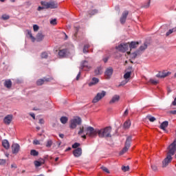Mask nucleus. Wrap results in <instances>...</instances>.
Returning <instances> with one entry per match:
<instances>
[{
	"instance_id": "f257e3e1",
	"label": "nucleus",
	"mask_w": 176,
	"mask_h": 176,
	"mask_svg": "<svg viewBox=\"0 0 176 176\" xmlns=\"http://www.w3.org/2000/svg\"><path fill=\"white\" fill-rule=\"evenodd\" d=\"M98 133V129H95L92 126H82L80 128L78 131V135H81L82 138L86 140V135L91 138H96Z\"/></svg>"
},
{
	"instance_id": "f03ea898",
	"label": "nucleus",
	"mask_w": 176,
	"mask_h": 176,
	"mask_svg": "<svg viewBox=\"0 0 176 176\" xmlns=\"http://www.w3.org/2000/svg\"><path fill=\"white\" fill-rule=\"evenodd\" d=\"M176 151V139L174 140L173 142L168 148V155L166 157L162 162L163 168L168 166L169 163H171L173 157L175 154Z\"/></svg>"
},
{
	"instance_id": "7ed1b4c3",
	"label": "nucleus",
	"mask_w": 176,
	"mask_h": 176,
	"mask_svg": "<svg viewBox=\"0 0 176 176\" xmlns=\"http://www.w3.org/2000/svg\"><path fill=\"white\" fill-rule=\"evenodd\" d=\"M111 131H112L111 126H107L101 129H98V135L100 138H108L111 137Z\"/></svg>"
},
{
	"instance_id": "20e7f679",
	"label": "nucleus",
	"mask_w": 176,
	"mask_h": 176,
	"mask_svg": "<svg viewBox=\"0 0 176 176\" xmlns=\"http://www.w3.org/2000/svg\"><path fill=\"white\" fill-rule=\"evenodd\" d=\"M41 3L42 6H45L44 8H46V9H57V8H58V3L56 1H41Z\"/></svg>"
},
{
	"instance_id": "39448f33",
	"label": "nucleus",
	"mask_w": 176,
	"mask_h": 176,
	"mask_svg": "<svg viewBox=\"0 0 176 176\" xmlns=\"http://www.w3.org/2000/svg\"><path fill=\"white\" fill-rule=\"evenodd\" d=\"M133 137L131 136H128L126 142H125V146L124 147L122 148V150L120 152V155H123L124 153H126V152L127 151H129V148H130L131 145V140H132Z\"/></svg>"
},
{
	"instance_id": "423d86ee",
	"label": "nucleus",
	"mask_w": 176,
	"mask_h": 176,
	"mask_svg": "<svg viewBox=\"0 0 176 176\" xmlns=\"http://www.w3.org/2000/svg\"><path fill=\"white\" fill-rule=\"evenodd\" d=\"M82 123V119L79 117H75L70 120V129H76V126Z\"/></svg>"
},
{
	"instance_id": "0eeeda50",
	"label": "nucleus",
	"mask_w": 176,
	"mask_h": 176,
	"mask_svg": "<svg viewBox=\"0 0 176 176\" xmlns=\"http://www.w3.org/2000/svg\"><path fill=\"white\" fill-rule=\"evenodd\" d=\"M104 96H107V92L105 91H102L101 92H99L96 94V96L93 99L92 102H94V104H96V102H98L100 100L104 98Z\"/></svg>"
},
{
	"instance_id": "6e6552de",
	"label": "nucleus",
	"mask_w": 176,
	"mask_h": 176,
	"mask_svg": "<svg viewBox=\"0 0 176 176\" xmlns=\"http://www.w3.org/2000/svg\"><path fill=\"white\" fill-rule=\"evenodd\" d=\"M82 69L83 71H90V69H91V66L90 65V64H89V62H87V60H83L81 62L80 71Z\"/></svg>"
},
{
	"instance_id": "1a4fd4ad",
	"label": "nucleus",
	"mask_w": 176,
	"mask_h": 176,
	"mask_svg": "<svg viewBox=\"0 0 176 176\" xmlns=\"http://www.w3.org/2000/svg\"><path fill=\"white\" fill-rule=\"evenodd\" d=\"M117 50L122 52V53H124L129 50V44L127 43H122L116 47Z\"/></svg>"
},
{
	"instance_id": "9d476101",
	"label": "nucleus",
	"mask_w": 176,
	"mask_h": 176,
	"mask_svg": "<svg viewBox=\"0 0 176 176\" xmlns=\"http://www.w3.org/2000/svg\"><path fill=\"white\" fill-rule=\"evenodd\" d=\"M112 74H113V69L111 67L107 68L104 72V76L106 79H111Z\"/></svg>"
},
{
	"instance_id": "9b49d317",
	"label": "nucleus",
	"mask_w": 176,
	"mask_h": 176,
	"mask_svg": "<svg viewBox=\"0 0 176 176\" xmlns=\"http://www.w3.org/2000/svg\"><path fill=\"white\" fill-rule=\"evenodd\" d=\"M12 120H13L12 115H8L3 119L5 124H10V123H12Z\"/></svg>"
},
{
	"instance_id": "f8f14e48",
	"label": "nucleus",
	"mask_w": 176,
	"mask_h": 176,
	"mask_svg": "<svg viewBox=\"0 0 176 176\" xmlns=\"http://www.w3.org/2000/svg\"><path fill=\"white\" fill-rule=\"evenodd\" d=\"M73 155L75 157H80V156H82V148L78 147L74 150Z\"/></svg>"
},
{
	"instance_id": "ddd939ff",
	"label": "nucleus",
	"mask_w": 176,
	"mask_h": 176,
	"mask_svg": "<svg viewBox=\"0 0 176 176\" xmlns=\"http://www.w3.org/2000/svg\"><path fill=\"white\" fill-rule=\"evenodd\" d=\"M12 153L17 154L20 151V145L19 144H14L12 146Z\"/></svg>"
},
{
	"instance_id": "4468645a",
	"label": "nucleus",
	"mask_w": 176,
	"mask_h": 176,
	"mask_svg": "<svg viewBox=\"0 0 176 176\" xmlns=\"http://www.w3.org/2000/svg\"><path fill=\"white\" fill-rule=\"evenodd\" d=\"M68 54V51L65 49L64 50H60L59 52H58V56L59 57H60L61 58H64V57H67Z\"/></svg>"
},
{
	"instance_id": "2eb2a0df",
	"label": "nucleus",
	"mask_w": 176,
	"mask_h": 176,
	"mask_svg": "<svg viewBox=\"0 0 176 176\" xmlns=\"http://www.w3.org/2000/svg\"><path fill=\"white\" fill-rule=\"evenodd\" d=\"M98 82H100V79L94 77L92 78V80L90 82L88 83V85L91 87V86H94L96 85H97V83H98Z\"/></svg>"
},
{
	"instance_id": "dca6fc26",
	"label": "nucleus",
	"mask_w": 176,
	"mask_h": 176,
	"mask_svg": "<svg viewBox=\"0 0 176 176\" xmlns=\"http://www.w3.org/2000/svg\"><path fill=\"white\" fill-rule=\"evenodd\" d=\"M119 100H120V96H119V95H115L109 101V104H115V102H118Z\"/></svg>"
},
{
	"instance_id": "f3484780",
	"label": "nucleus",
	"mask_w": 176,
	"mask_h": 176,
	"mask_svg": "<svg viewBox=\"0 0 176 176\" xmlns=\"http://www.w3.org/2000/svg\"><path fill=\"white\" fill-rule=\"evenodd\" d=\"M50 80V78H44L38 80L36 83L38 86H42V85H43L45 82H49Z\"/></svg>"
},
{
	"instance_id": "a211bd4d",
	"label": "nucleus",
	"mask_w": 176,
	"mask_h": 176,
	"mask_svg": "<svg viewBox=\"0 0 176 176\" xmlns=\"http://www.w3.org/2000/svg\"><path fill=\"white\" fill-rule=\"evenodd\" d=\"M168 126V121H164L160 126V129H161V130H164V131H166V127Z\"/></svg>"
},
{
	"instance_id": "6ab92c4d",
	"label": "nucleus",
	"mask_w": 176,
	"mask_h": 176,
	"mask_svg": "<svg viewBox=\"0 0 176 176\" xmlns=\"http://www.w3.org/2000/svg\"><path fill=\"white\" fill-rule=\"evenodd\" d=\"M2 146L5 149H9L10 148V145L9 144V141L8 140H4L2 141Z\"/></svg>"
},
{
	"instance_id": "aec40b11",
	"label": "nucleus",
	"mask_w": 176,
	"mask_h": 176,
	"mask_svg": "<svg viewBox=\"0 0 176 176\" xmlns=\"http://www.w3.org/2000/svg\"><path fill=\"white\" fill-rule=\"evenodd\" d=\"M168 75V72H159L157 74V78H166V76H167Z\"/></svg>"
},
{
	"instance_id": "412c9836",
	"label": "nucleus",
	"mask_w": 176,
	"mask_h": 176,
	"mask_svg": "<svg viewBox=\"0 0 176 176\" xmlns=\"http://www.w3.org/2000/svg\"><path fill=\"white\" fill-rule=\"evenodd\" d=\"M137 46H138V42H135V41H132L129 45L130 49H135Z\"/></svg>"
},
{
	"instance_id": "4be33fe9",
	"label": "nucleus",
	"mask_w": 176,
	"mask_h": 176,
	"mask_svg": "<svg viewBox=\"0 0 176 176\" xmlns=\"http://www.w3.org/2000/svg\"><path fill=\"white\" fill-rule=\"evenodd\" d=\"M95 74L96 75H101L102 74V67L101 66L98 67L95 70Z\"/></svg>"
},
{
	"instance_id": "5701e85b",
	"label": "nucleus",
	"mask_w": 176,
	"mask_h": 176,
	"mask_svg": "<svg viewBox=\"0 0 176 176\" xmlns=\"http://www.w3.org/2000/svg\"><path fill=\"white\" fill-rule=\"evenodd\" d=\"M26 32H28V35L32 39V42H35V40L36 38H35V37H34V36H32V33L31 30H27Z\"/></svg>"
},
{
	"instance_id": "b1692460",
	"label": "nucleus",
	"mask_w": 176,
	"mask_h": 176,
	"mask_svg": "<svg viewBox=\"0 0 176 176\" xmlns=\"http://www.w3.org/2000/svg\"><path fill=\"white\" fill-rule=\"evenodd\" d=\"M130 76H131V72H127L124 74V78L126 80H130Z\"/></svg>"
},
{
	"instance_id": "393cba45",
	"label": "nucleus",
	"mask_w": 176,
	"mask_h": 176,
	"mask_svg": "<svg viewBox=\"0 0 176 176\" xmlns=\"http://www.w3.org/2000/svg\"><path fill=\"white\" fill-rule=\"evenodd\" d=\"M130 126H131V122L130 121V120H128L124 122V129H129V127H130Z\"/></svg>"
},
{
	"instance_id": "a878e982",
	"label": "nucleus",
	"mask_w": 176,
	"mask_h": 176,
	"mask_svg": "<svg viewBox=\"0 0 176 176\" xmlns=\"http://www.w3.org/2000/svg\"><path fill=\"white\" fill-rule=\"evenodd\" d=\"M4 86L8 89H10V87H12V81L10 80H6L4 83Z\"/></svg>"
},
{
	"instance_id": "bb28decb",
	"label": "nucleus",
	"mask_w": 176,
	"mask_h": 176,
	"mask_svg": "<svg viewBox=\"0 0 176 176\" xmlns=\"http://www.w3.org/2000/svg\"><path fill=\"white\" fill-rule=\"evenodd\" d=\"M60 120V123H62L63 124H65V123L68 122V118L66 116H62Z\"/></svg>"
},
{
	"instance_id": "cd10ccee",
	"label": "nucleus",
	"mask_w": 176,
	"mask_h": 176,
	"mask_svg": "<svg viewBox=\"0 0 176 176\" xmlns=\"http://www.w3.org/2000/svg\"><path fill=\"white\" fill-rule=\"evenodd\" d=\"M37 42H41V41L43 40V35L42 34V33H38L36 36V38Z\"/></svg>"
},
{
	"instance_id": "c85d7f7f",
	"label": "nucleus",
	"mask_w": 176,
	"mask_h": 176,
	"mask_svg": "<svg viewBox=\"0 0 176 176\" xmlns=\"http://www.w3.org/2000/svg\"><path fill=\"white\" fill-rule=\"evenodd\" d=\"M30 155L31 156H38V155H39V152L35 149H32L30 151Z\"/></svg>"
},
{
	"instance_id": "c756f323",
	"label": "nucleus",
	"mask_w": 176,
	"mask_h": 176,
	"mask_svg": "<svg viewBox=\"0 0 176 176\" xmlns=\"http://www.w3.org/2000/svg\"><path fill=\"white\" fill-rule=\"evenodd\" d=\"M52 145H53V141H52V140H48L47 141V143L45 144L47 148H51Z\"/></svg>"
},
{
	"instance_id": "7c9ffc66",
	"label": "nucleus",
	"mask_w": 176,
	"mask_h": 176,
	"mask_svg": "<svg viewBox=\"0 0 176 176\" xmlns=\"http://www.w3.org/2000/svg\"><path fill=\"white\" fill-rule=\"evenodd\" d=\"M80 27H75V33L74 34V39L76 40L78 38V31H79Z\"/></svg>"
},
{
	"instance_id": "2f4dec72",
	"label": "nucleus",
	"mask_w": 176,
	"mask_h": 176,
	"mask_svg": "<svg viewBox=\"0 0 176 176\" xmlns=\"http://www.w3.org/2000/svg\"><path fill=\"white\" fill-rule=\"evenodd\" d=\"M148 47V45H146V43H144L143 45L140 47V52H142L143 50H145Z\"/></svg>"
},
{
	"instance_id": "473e14b6",
	"label": "nucleus",
	"mask_w": 176,
	"mask_h": 176,
	"mask_svg": "<svg viewBox=\"0 0 176 176\" xmlns=\"http://www.w3.org/2000/svg\"><path fill=\"white\" fill-rule=\"evenodd\" d=\"M48 56H49V52H44L41 54L42 58H47Z\"/></svg>"
},
{
	"instance_id": "72a5a7b5",
	"label": "nucleus",
	"mask_w": 176,
	"mask_h": 176,
	"mask_svg": "<svg viewBox=\"0 0 176 176\" xmlns=\"http://www.w3.org/2000/svg\"><path fill=\"white\" fill-rule=\"evenodd\" d=\"M127 16H129V11L125 10L123 13H122V16L121 17H122V19H127Z\"/></svg>"
},
{
	"instance_id": "f704fd0d",
	"label": "nucleus",
	"mask_w": 176,
	"mask_h": 176,
	"mask_svg": "<svg viewBox=\"0 0 176 176\" xmlns=\"http://www.w3.org/2000/svg\"><path fill=\"white\" fill-rule=\"evenodd\" d=\"M127 83H129V80L125 79L120 82L119 87H120V86H124V85H127Z\"/></svg>"
},
{
	"instance_id": "c9c22d12",
	"label": "nucleus",
	"mask_w": 176,
	"mask_h": 176,
	"mask_svg": "<svg viewBox=\"0 0 176 176\" xmlns=\"http://www.w3.org/2000/svg\"><path fill=\"white\" fill-rule=\"evenodd\" d=\"M175 28L170 29L166 34V36H168V35H170V34H173V32H175Z\"/></svg>"
},
{
	"instance_id": "e433bc0d",
	"label": "nucleus",
	"mask_w": 176,
	"mask_h": 176,
	"mask_svg": "<svg viewBox=\"0 0 176 176\" xmlns=\"http://www.w3.org/2000/svg\"><path fill=\"white\" fill-rule=\"evenodd\" d=\"M129 169H130V166H122V171H124V173H126V171H129Z\"/></svg>"
},
{
	"instance_id": "4c0bfd02",
	"label": "nucleus",
	"mask_w": 176,
	"mask_h": 176,
	"mask_svg": "<svg viewBox=\"0 0 176 176\" xmlns=\"http://www.w3.org/2000/svg\"><path fill=\"white\" fill-rule=\"evenodd\" d=\"M151 6V0H149L147 3H144L142 6V8H144L145 9H147V8H149Z\"/></svg>"
},
{
	"instance_id": "58836bf2",
	"label": "nucleus",
	"mask_w": 176,
	"mask_h": 176,
	"mask_svg": "<svg viewBox=\"0 0 176 176\" xmlns=\"http://www.w3.org/2000/svg\"><path fill=\"white\" fill-rule=\"evenodd\" d=\"M89 47H90V45H85L83 47V53H88L89 50H87V49H89Z\"/></svg>"
},
{
	"instance_id": "ea45409f",
	"label": "nucleus",
	"mask_w": 176,
	"mask_h": 176,
	"mask_svg": "<svg viewBox=\"0 0 176 176\" xmlns=\"http://www.w3.org/2000/svg\"><path fill=\"white\" fill-rule=\"evenodd\" d=\"M35 167H41L42 166V163L39 161H34Z\"/></svg>"
},
{
	"instance_id": "a19ab883",
	"label": "nucleus",
	"mask_w": 176,
	"mask_h": 176,
	"mask_svg": "<svg viewBox=\"0 0 176 176\" xmlns=\"http://www.w3.org/2000/svg\"><path fill=\"white\" fill-rule=\"evenodd\" d=\"M1 19L3 20H9V19H10V16L8 14H3Z\"/></svg>"
},
{
	"instance_id": "79ce46f5",
	"label": "nucleus",
	"mask_w": 176,
	"mask_h": 176,
	"mask_svg": "<svg viewBox=\"0 0 176 176\" xmlns=\"http://www.w3.org/2000/svg\"><path fill=\"white\" fill-rule=\"evenodd\" d=\"M50 24H52V25H57V19H52L50 21Z\"/></svg>"
},
{
	"instance_id": "37998d69",
	"label": "nucleus",
	"mask_w": 176,
	"mask_h": 176,
	"mask_svg": "<svg viewBox=\"0 0 176 176\" xmlns=\"http://www.w3.org/2000/svg\"><path fill=\"white\" fill-rule=\"evenodd\" d=\"M101 169L102 170V171H104V173H107V174H109V169H108L107 167L102 166Z\"/></svg>"
},
{
	"instance_id": "c03bdc74",
	"label": "nucleus",
	"mask_w": 176,
	"mask_h": 176,
	"mask_svg": "<svg viewBox=\"0 0 176 176\" xmlns=\"http://www.w3.org/2000/svg\"><path fill=\"white\" fill-rule=\"evenodd\" d=\"M147 119H148L150 122H155V120H156L155 117H152L151 116H147Z\"/></svg>"
},
{
	"instance_id": "a18cd8bd",
	"label": "nucleus",
	"mask_w": 176,
	"mask_h": 176,
	"mask_svg": "<svg viewBox=\"0 0 176 176\" xmlns=\"http://www.w3.org/2000/svg\"><path fill=\"white\" fill-rule=\"evenodd\" d=\"M78 146H80V144L76 142L72 145L73 149H76V148H78Z\"/></svg>"
},
{
	"instance_id": "49530a36",
	"label": "nucleus",
	"mask_w": 176,
	"mask_h": 176,
	"mask_svg": "<svg viewBox=\"0 0 176 176\" xmlns=\"http://www.w3.org/2000/svg\"><path fill=\"white\" fill-rule=\"evenodd\" d=\"M150 83H152V85H157V83H159V81L155 79H151Z\"/></svg>"
},
{
	"instance_id": "de8ad7c7",
	"label": "nucleus",
	"mask_w": 176,
	"mask_h": 176,
	"mask_svg": "<svg viewBox=\"0 0 176 176\" xmlns=\"http://www.w3.org/2000/svg\"><path fill=\"white\" fill-rule=\"evenodd\" d=\"M97 13H98V10H92L91 12H89V14H91V16H93L94 14H97Z\"/></svg>"
},
{
	"instance_id": "09e8293b",
	"label": "nucleus",
	"mask_w": 176,
	"mask_h": 176,
	"mask_svg": "<svg viewBox=\"0 0 176 176\" xmlns=\"http://www.w3.org/2000/svg\"><path fill=\"white\" fill-rule=\"evenodd\" d=\"M33 30H34V32H36V31H38L39 30V26H38V25H34Z\"/></svg>"
},
{
	"instance_id": "8fccbe9b",
	"label": "nucleus",
	"mask_w": 176,
	"mask_h": 176,
	"mask_svg": "<svg viewBox=\"0 0 176 176\" xmlns=\"http://www.w3.org/2000/svg\"><path fill=\"white\" fill-rule=\"evenodd\" d=\"M33 144H34V145H41V142H39V140H34L33 141Z\"/></svg>"
},
{
	"instance_id": "3c124183",
	"label": "nucleus",
	"mask_w": 176,
	"mask_h": 176,
	"mask_svg": "<svg viewBox=\"0 0 176 176\" xmlns=\"http://www.w3.org/2000/svg\"><path fill=\"white\" fill-rule=\"evenodd\" d=\"M108 60H109V56H105L103 57L104 63H107Z\"/></svg>"
},
{
	"instance_id": "603ef678",
	"label": "nucleus",
	"mask_w": 176,
	"mask_h": 176,
	"mask_svg": "<svg viewBox=\"0 0 176 176\" xmlns=\"http://www.w3.org/2000/svg\"><path fill=\"white\" fill-rule=\"evenodd\" d=\"M43 9H46V8H45V6H38V8H37V10H38V12H41V10H43Z\"/></svg>"
},
{
	"instance_id": "864d4df0",
	"label": "nucleus",
	"mask_w": 176,
	"mask_h": 176,
	"mask_svg": "<svg viewBox=\"0 0 176 176\" xmlns=\"http://www.w3.org/2000/svg\"><path fill=\"white\" fill-rule=\"evenodd\" d=\"M127 115H129V109H126L123 113V116L124 118H126V116H127Z\"/></svg>"
},
{
	"instance_id": "5fc2aeb1",
	"label": "nucleus",
	"mask_w": 176,
	"mask_h": 176,
	"mask_svg": "<svg viewBox=\"0 0 176 176\" xmlns=\"http://www.w3.org/2000/svg\"><path fill=\"white\" fill-rule=\"evenodd\" d=\"M126 18L121 17L120 18V23H121V24H124V23H126Z\"/></svg>"
},
{
	"instance_id": "6e6d98bb",
	"label": "nucleus",
	"mask_w": 176,
	"mask_h": 176,
	"mask_svg": "<svg viewBox=\"0 0 176 176\" xmlns=\"http://www.w3.org/2000/svg\"><path fill=\"white\" fill-rule=\"evenodd\" d=\"M151 168L153 170V171H156V170H157V166L155 165H151Z\"/></svg>"
},
{
	"instance_id": "4d7b16f0",
	"label": "nucleus",
	"mask_w": 176,
	"mask_h": 176,
	"mask_svg": "<svg viewBox=\"0 0 176 176\" xmlns=\"http://www.w3.org/2000/svg\"><path fill=\"white\" fill-rule=\"evenodd\" d=\"M80 74H81V72H80H80H78V74L76 76V80H79V78H80Z\"/></svg>"
},
{
	"instance_id": "13d9d810",
	"label": "nucleus",
	"mask_w": 176,
	"mask_h": 176,
	"mask_svg": "<svg viewBox=\"0 0 176 176\" xmlns=\"http://www.w3.org/2000/svg\"><path fill=\"white\" fill-rule=\"evenodd\" d=\"M38 123L40 124H43L45 123V120H43V119H40Z\"/></svg>"
},
{
	"instance_id": "bf43d9fd",
	"label": "nucleus",
	"mask_w": 176,
	"mask_h": 176,
	"mask_svg": "<svg viewBox=\"0 0 176 176\" xmlns=\"http://www.w3.org/2000/svg\"><path fill=\"white\" fill-rule=\"evenodd\" d=\"M30 115L32 117V118L34 119V120H35V113H30Z\"/></svg>"
},
{
	"instance_id": "052dcab7",
	"label": "nucleus",
	"mask_w": 176,
	"mask_h": 176,
	"mask_svg": "<svg viewBox=\"0 0 176 176\" xmlns=\"http://www.w3.org/2000/svg\"><path fill=\"white\" fill-rule=\"evenodd\" d=\"M11 168H17V166L16 164H12Z\"/></svg>"
},
{
	"instance_id": "680f3d73",
	"label": "nucleus",
	"mask_w": 176,
	"mask_h": 176,
	"mask_svg": "<svg viewBox=\"0 0 176 176\" xmlns=\"http://www.w3.org/2000/svg\"><path fill=\"white\" fill-rule=\"evenodd\" d=\"M170 113H172L173 115H176V110L170 111Z\"/></svg>"
},
{
	"instance_id": "e2e57ef3",
	"label": "nucleus",
	"mask_w": 176,
	"mask_h": 176,
	"mask_svg": "<svg viewBox=\"0 0 176 176\" xmlns=\"http://www.w3.org/2000/svg\"><path fill=\"white\" fill-rule=\"evenodd\" d=\"M59 137H60V138H64V134L60 133V134H59Z\"/></svg>"
},
{
	"instance_id": "0e129e2a",
	"label": "nucleus",
	"mask_w": 176,
	"mask_h": 176,
	"mask_svg": "<svg viewBox=\"0 0 176 176\" xmlns=\"http://www.w3.org/2000/svg\"><path fill=\"white\" fill-rule=\"evenodd\" d=\"M72 148L71 147H68L67 148H66L65 151L68 152L69 151H71Z\"/></svg>"
},
{
	"instance_id": "69168bd1",
	"label": "nucleus",
	"mask_w": 176,
	"mask_h": 176,
	"mask_svg": "<svg viewBox=\"0 0 176 176\" xmlns=\"http://www.w3.org/2000/svg\"><path fill=\"white\" fill-rule=\"evenodd\" d=\"M64 34L65 35V39H68V36H67L65 33H64Z\"/></svg>"
},
{
	"instance_id": "338daca9",
	"label": "nucleus",
	"mask_w": 176,
	"mask_h": 176,
	"mask_svg": "<svg viewBox=\"0 0 176 176\" xmlns=\"http://www.w3.org/2000/svg\"><path fill=\"white\" fill-rule=\"evenodd\" d=\"M36 130H41V127L40 126H36Z\"/></svg>"
},
{
	"instance_id": "774afa93",
	"label": "nucleus",
	"mask_w": 176,
	"mask_h": 176,
	"mask_svg": "<svg viewBox=\"0 0 176 176\" xmlns=\"http://www.w3.org/2000/svg\"><path fill=\"white\" fill-rule=\"evenodd\" d=\"M58 160V157L55 158V162H57Z\"/></svg>"
}]
</instances>
